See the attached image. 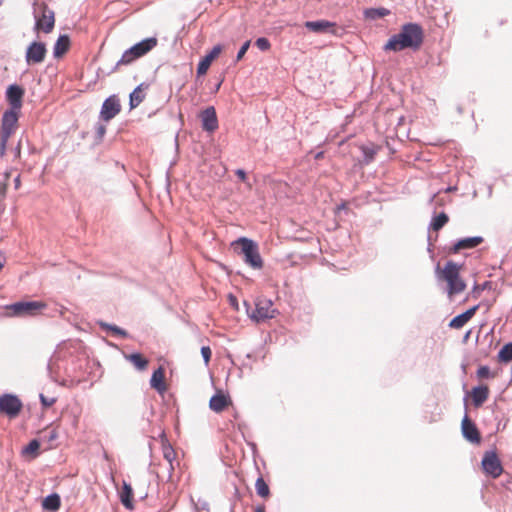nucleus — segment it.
<instances>
[{
    "mask_svg": "<svg viewBox=\"0 0 512 512\" xmlns=\"http://www.w3.org/2000/svg\"><path fill=\"white\" fill-rule=\"evenodd\" d=\"M24 90L18 85H10L7 89L6 96L11 109L20 110L22 107V98Z\"/></svg>",
    "mask_w": 512,
    "mask_h": 512,
    "instance_id": "nucleus-16",
    "label": "nucleus"
},
{
    "mask_svg": "<svg viewBox=\"0 0 512 512\" xmlns=\"http://www.w3.org/2000/svg\"><path fill=\"white\" fill-rule=\"evenodd\" d=\"M121 111V105L119 99L112 95L108 97L101 108L100 117L102 120L108 122L113 119Z\"/></svg>",
    "mask_w": 512,
    "mask_h": 512,
    "instance_id": "nucleus-11",
    "label": "nucleus"
},
{
    "mask_svg": "<svg viewBox=\"0 0 512 512\" xmlns=\"http://www.w3.org/2000/svg\"><path fill=\"white\" fill-rule=\"evenodd\" d=\"M250 46V41H246L242 47L240 48L238 54H237V57H236V61L239 62L242 60V57L244 56V54L246 53V51L248 50Z\"/></svg>",
    "mask_w": 512,
    "mask_h": 512,
    "instance_id": "nucleus-39",
    "label": "nucleus"
},
{
    "mask_svg": "<svg viewBox=\"0 0 512 512\" xmlns=\"http://www.w3.org/2000/svg\"><path fill=\"white\" fill-rule=\"evenodd\" d=\"M365 17L366 18H369V19H372V20H375V19H379V18H382V17H385L386 15L389 14V10L386 9V8H369V9H366L365 12Z\"/></svg>",
    "mask_w": 512,
    "mask_h": 512,
    "instance_id": "nucleus-31",
    "label": "nucleus"
},
{
    "mask_svg": "<svg viewBox=\"0 0 512 512\" xmlns=\"http://www.w3.org/2000/svg\"><path fill=\"white\" fill-rule=\"evenodd\" d=\"M362 152L365 156L367 162H370L374 159L377 150L374 147H362Z\"/></svg>",
    "mask_w": 512,
    "mask_h": 512,
    "instance_id": "nucleus-36",
    "label": "nucleus"
},
{
    "mask_svg": "<svg viewBox=\"0 0 512 512\" xmlns=\"http://www.w3.org/2000/svg\"><path fill=\"white\" fill-rule=\"evenodd\" d=\"M58 438V431L56 428L47 427L40 432V439L43 443L47 444V449L53 447V443Z\"/></svg>",
    "mask_w": 512,
    "mask_h": 512,
    "instance_id": "nucleus-28",
    "label": "nucleus"
},
{
    "mask_svg": "<svg viewBox=\"0 0 512 512\" xmlns=\"http://www.w3.org/2000/svg\"><path fill=\"white\" fill-rule=\"evenodd\" d=\"M20 110L10 109L4 112L0 128V154L3 155L9 138L15 132L18 125Z\"/></svg>",
    "mask_w": 512,
    "mask_h": 512,
    "instance_id": "nucleus-5",
    "label": "nucleus"
},
{
    "mask_svg": "<svg viewBox=\"0 0 512 512\" xmlns=\"http://www.w3.org/2000/svg\"><path fill=\"white\" fill-rule=\"evenodd\" d=\"M449 221V217L446 213L442 212L433 217L430 227L434 231L442 229Z\"/></svg>",
    "mask_w": 512,
    "mask_h": 512,
    "instance_id": "nucleus-29",
    "label": "nucleus"
},
{
    "mask_svg": "<svg viewBox=\"0 0 512 512\" xmlns=\"http://www.w3.org/2000/svg\"><path fill=\"white\" fill-rule=\"evenodd\" d=\"M201 354L203 356L205 364L208 365L210 360H211V356H212V351H211L210 347L209 346H203L201 348Z\"/></svg>",
    "mask_w": 512,
    "mask_h": 512,
    "instance_id": "nucleus-38",
    "label": "nucleus"
},
{
    "mask_svg": "<svg viewBox=\"0 0 512 512\" xmlns=\"http://www.w3.org/2000/svg\"><path fill=\"white\" fill-rule=\"evenodd\" d=\"M489 397V388L486 385L474 387L471 391L472 402L475 407H480Z\"/></svg>",
    "mask_w": 512,
    "mask_h": 512,
    "instance_id": "nucleus-23",
    "label": "nucleus"
},
{
    "mask_svg": "<svg viewBox=\"0 0 512 512\" xmlns=\"http://www.w3.org/2000/svg\"><path fill=\"white\" fill-rule=\"evenodd\" d=\"M60 505H61V499H60V496L56 493L45 497L42 502L43 509L50 511V512L58 511L60 508Z\"/></svg>",
    "mask_w": 512,
    "mask_h": 512,
    "instance_id": "nucleus-27",
    "label": "nucleus"
},
{
    "mask_svg": "<svg viewBox=\"0 0 512 512\" xmlns=\"http://www.w3.org/2000/svg\"><path fill=\"white\" fill-rule=\"evenodd\" d=\"M483 471L496 479L503 473L502 463L495 451H486L481 461Z\"/></svg>",
    "mask_w": 512,
    "mask_h": 512,
    "instance_id": "nucleus-7",
    "label": "nucleus"
},
{
    "mask_svg": "<svg viewBox=\"0 0 512 512\" xmlns=\"http://www.w3.org/2000/svg\"><path fill=\"white\" fill-rule=\"evenodd\" d=\"M41 16L36 18V28L38 30H42L45 33H49L54 28L55 17L54 12L48 8V6L43 3L40 6Z\"/></svg>",
    "mask_w": 512,
    "mask_h": 512,
    "instance_id": "nucleus-10",
    "label": "nucleus"
},
{
    "mask_svg": "<svg viewBox=\"0 0 512 512\" xmlns=\"http://www.w3.org/2000/svg\"><path fill=\"white\" fill-rule=\"evenodd\" d=\"M70 47V39L67 35H61L54 46V56L60 59Z\"/></svg>",
    "mask_w": 512,
    "mask_h": 512,
    "instance_id": "nucleus-26",
    "label": "nucleus"
},
{
    "mask_svg": "<svg viewBox=\"0 0 512 512\" xmlns=\"http://www.w3.org/2000/svg\"><path fill=\"white\" fill-rule=\"evenodd\" d=\"M255 512H266V511H265V506H264V505H258V506L255 508Z\"/></svg>",
    "mask_w": 512,
    "mask_h": 512,
    "instance_id": "nucleus-45",
    "label": "nucleus"
},
{
    "mask_svg": "<svg viewBox=\"0 0 512 512\" xmlns=\"http://www.w3.org/2000/svg\"><path fill=\"white\" fill-rule=\"evenodd\" d=\"M423 41V31L417 24L404 25L401 31L393 35L385 45L386 50L401 51L406 48L417 49Z\"/></svg>",
    "mask_w": 512,
    "mask_h": 512,
    "instance_id": "nucleus-2",
    "label": "nucleus"
},
{
    "mask_svg": "<svg viewBox=\"0 0 512 512\" xmlns=\"http://www.w3.org/2000/svg\"><path fill=\"white\" fill-rule=\"evenodd\" d=\"M223 80H220V82L217 84V89H219L221 83H222Z\"/></svg>",
    "mask_w": 512,
    "mask_h": 512,
    "instance_id": "nucleus-49",
    "label": "nucleus"
},
{
    "mask_svg": "<svg viewBox=\"0 0 512 512\" xmlns=\"http://www.w3.org/2000/svg\"><path fill=\"white\" fill-rule=\"evenodd\" d=\"M210 66H198V69H197V77L200 78L204 75H206V73L208 72V68Z\"/></svg>",
    "mask_w": 512,
    "mask_h": 512,
    "instance_id": "nucleus-41",
    "label": "nucleus"
},
{
    "mask_svg": "<svg viewBox=\"0 0 512 512\" xmlns=\"http://www.w3.org/2000/svg\"><path fill=\"white\" fill-rule=\"evenodd\" d=\"M478 309L479 305H475L469 308L464 313L457 315L449 322V327L452 329L462 328L467 322H469L473 318Z\"/></svg>",
    "mask_w": 512,
    "mask_h": 512,
    "instance_id": "nucleus-19",
    "label": "nucleus"
},
{
    "mask_svg": "<svg viewBox=\"0 0 512 512\" xmlns=\"http://www.w3.org/2000/svg\"><path fill=\"white\" fill-rule=\"evenodd\" d=\"M121 503L127 508H133V490L130 484L123 482V486L119 492Z\"/></svg>",
    "mask_w": 512,
    "mask_h": 512,
    "instance_id": "nucleus-25",
    "label": "nucleus"
},
{
    "mask_svg": "<svg viewBox=\"0 0 512 512\" xmlns=\"http://www.w3.org/2000/svg\"><path fill=\"white\" fill-rule=\"evenodd\" d=\"M40 448V442L37 439H33L29 442V444L23 449V454L31 456L35 458L38 455V450Z\"/></svg>",
    "mask_w": 512,
    "mask_h": 512,
    "instance_id": "nucleus-34",
    "label": "nucleus"
},
{
    "mask_svg": "<svg viewBox=\"0 0 512 512\" xmlns=\"http://www.w3.org/2000/svg\"><path fill=\"white\" fill-rule=\"evenodd\" d=\"M222 52V46L216 45L212 48V50L207 53L199 62V64H211L213 61H215L220 53Z\"/></svg>",
    "mask_w": 512,
    "mask_h": 512,
    "instance_id": "nucleus-32",
    "label": "nucleus"
},
{
    "mask_svg": "<svg viewBox=\"0 0 512 512\" xmlns=\"http://www.w3.org/2000/svg\"><path fill=\"white\" fill-rule=\"evenodd\" d=\"M305 27L314 33H332L336 32V24L328 20H317L305 22Z\"/></svg>",
    "mask_w": 512,
    "mask_h": 512,
    "instance_id": "nucleus-14",
    "label": "nucleus"
},
{
    "mask_svg": "<svg viewBox=\"0 0 512 512\" xmlns=\"http://www.w3.org/2000/svg\"><path fill=\"white\" fill-rule=\"evenodd\" d=\"M255 45L262 51H265L270 48V42L267 38L261 37L258 38L255 42Z\"/></svg>",
    "mask_w": 512,
    "mask_h": 512,
    "instance_id": "nucleus-37",
    "label": "nucleus"
},
{
    "mask_svg": "<svg viewBox=\"0 0 512 512\" xmlns=\"http://www.w3.org/2000/svg\"><path fill=\"white\" fill-rule=\"evenodd\" d=\"M161 448L163 457L169 465L168 474L170 478L175 470L174 462L176 460V452L166 439H162Z\"/></svg>",
    "mask_w": 512,
    "mask_h": 512,
    "instance_id": "nucleus-20",
    "label": "nucleus"
},
{
    "mask_svg": "<svg viewBox=\"0 0 512 512\" xmlns=\"http://www.w3.org/2000/svg\"><path fill=\"white\" fill-rule=\"evenodd\" d=\"M124 357L139 371H144L148 367L149 361L141 353L126 354Z\"/></svg>",
    "mask_w": 512,
    "mask_h": 512,
    "instance_id": "nucleus-24",
    "label": "nucleus"
},
{
    "mask_svg": "<svg viewBox=\"0 0 512 512\" xmlns=\"http://www.w3.org/2000/svg\"><path fill=\"white\" fill-rule=\"evenodd\" d=\"M234 247H240V253L243 255L244 262L253 269H262L264 266L263 259L259 253L256 242L246 237H241L232 243Z\"/></svg>",
    "mask_w": 512,
    "mask_h": 512,
    "instance_id": "nucleus-3",
    "label": "nucleus"
},
{
    "mask_svg": "<svg viewBox=\"0 0 512 512\" xmlns=\"http://www.w3.org/2000/svg\"><path fill=\"white\" fill-rule=\"evenodd\" d=\"M484 239L481 236L460 239L451 248L450 252L456 254L464 249H472L482 244Z\"/></svg>",
    "mask_w": 512,
    "mask_h": 512,
    "instance_id": "nucleus-17",
    "label": "nucleus"
},
{
    "mask_svg": "<svg viewBox=\"0 0 512 512\" xmlns=\"http://www.w3.org/2000/svg\"><path fill=\"white\" fill-rule=\"evenodd\" d=\"M100 325L103 329H105L107 331H111L114 335H118V336H121L124 338H126L128 336L127 331L121 329L120 327H118L116 325H110V324H106V323H101Z\"/></svg>",
    "mask_w": 512,
    "mask_h": 512,
    "instance_id": "nucleus-35",
    "label": "nucleus"
},
{
    "mask_svg": "<svg viewBox=\"0 0 512 512\" xmlns=\"http://www.w3.org/2000/svg\"><path fill=\"white\" fill-rule=\"evenodd\" d=\"M15 183H16V187H18V186H19V184H20V179H19V177H17V178H16Z\"/></svg>",
    "mask_w": 512,
    "mask_h": 512,
    "instance_id": "nucleus-47",
    "label": "nucleus"
},
{
    "mask_svg": "<svg viewBox=\"0 0 512 512\" xmlns=\"http://www.w3.org/2000/svg\"><path fill=\"white\" fill-rule=\"evenodd\" d=\"M21 400L12 394H3L0 397V413L9 418H16L22 410Z\"/></svg>",
    "mask_w": 512,
    "mask_h": 512,
    "instance_id": "nucleus-9",
    "label": "nucleus"
},
{
    "mask_svg": "<svg viewBox=\"0 0 512 512\" xmlns=\"http://www.w3.org/2000/svg\"><path fill=\"white\" fill-rule=\"evenodd\" d=\"M46 53L45 45L39 42L32 43L27 50V61L41 62Z\"/></svg>",
    "mask_w": 512,
    "mask_h": 512,
    "instance_id": "nucleus-21",
    "label": "nucleus"
},
{
    "mask_svg": "<svg viewBox=\"0 0 512 512\" xmlns=\"http://www.w3.org/2000/svg\"><path fill=\"white\" fill-rule=\"evenodd\" d=\"M150 385L159 393H163L167 390V386L165 384V371L162 367H159L153 372Z\"/></svg>",
    "mask_w": 512,
    "mask_h": 512,
    "instance_id": "nucleus-22",
    "label": "nucleus"
},
{
    "mask_svg": "<svg viewBox=\"0 0 512 512\" xmlns=\"http://www.w3.org/2000/svg\"><path fill=\"white\" fill-rule=\"evenodd\" d=\"M462 433L466 440L473 444H479L481 442V434L476 425L470 420L468 416H465L461 424Z\"/></svg>",
    "mask_w": 512,
    "mask_h": 512,
    "instance_id": "nucleus-12",
    "label": "nucleus"
},
{
    "mask_svg": "<svg viewBox=\"0 0 512 512\" xmlns=\"http://www.w3.org/2000/svg\"><path fill=\"white\" fill-rule=\"evenodd\" d=\"M255 489L261 498L267 499L270 496V489L263 477H259L255 482Z\"/></svg>",
    "mask_w": 512,
    "mask_h": 512,
    "instance_id": "nucleus-30",
    "label": "nucleus"
},
{
    "mask_svg": "<svg viewBox=\"0 0 512 512\" xmlns=\"http://www.w3.org/2000/svg\"><path fill=\"white\" fill-rule=\"evenodd\" d=\"M322 156V153H318L316 158H320Z\"/></svg>",
    "mask_w": 512,
    "mask_h": 512,
    "instance_id": "nucleus-50",
    "label": "nucleus"
},
{
    "mask_svg": "<svg viewBox=\"0 0 512 512\" xmlns=\"http://www.w3.org/2000/svg\"><path fill=\"white\" fill-rule=\"evenodd\" d=\"M230 300H231V303H232L233 305H236V304H237L236 298H235L234 296H232V295H231V296H230Z\"/></svg>",
    "mask_w": 512,
    "mask_h": 512,
    "instance_id": "nucleus-46",
    "label": "nucleus"
},
{
    "mask_svg": "<svg viewBox=\"0 0 512 512\" xmlns=\"http://www.w3.org/2000/svg\"><path fill=\"white\" fill-rule=\"evenodd\" d=\"M477 376L479 378H488L490 377V369L489 367L487 366H481L478 370H477Z\"/></svg>",
    "mask_w": 512,
    "mask_h": 512,
    "instance_id": "nucleus-40",
    "label": "nucleus"
},
{
    "mask_svg": "<svg viewBox=\"0 0 512 512\" xmlns=\"http://www.w3.org/2000/svg\"><path fill=\"white\" fill-rule=\"evenodd\" d=\"M158 45L156 37H149L127 49L117 64H130L144 57Z\"/></svg>",
    "mask_w": 512,
    "mask_h": 512,
    "instance_id": "nucleus-4",
    "label": "nucleus"
},
{
    "mask_svg": "<svg viewBox=\"0 0 512 512\" xmlns=\"http://www.w3.org/2000/svg\"><path fill=\"white\" fill-rule=\"evenodd\" d=\"M230 405H232L230 396L224 394L222 391H219L213 395L209 401L210 409L216 413L222 412Z\"/></svg>",
    "mask_w": 512,
    "mask_h": 512,
    "instance_id": "nucleus-15",
    "label": "nucleus"
},
{
    "mask_svg": "<svg viewBox=\"0 0 512 512\" xmlns=\"http://www.w3.org/2000/svg\"><path fill=\"white\" fill-rule=\"evenodd\" d=\"M41 402L44 406L49 407L54 404L55 400H48L43 394L40 395Z\"/></svg>",
    "mask_w": 512,
    "mask_h": 512,
    "instance_id": "nucleus-42",
    "label": "nucleus"
},
{
    "mask_svg": "<svg viewBox=\"0 0 512 512\" xmlns=\"http://www.w3.org/2000/svg\"><path fill=\"white\" fill-rule=\"evenodd\" d=\"M7 186H8L7 180L0 183V196L2 198L5 197V195H6Z\"/></svg>",
    "mask_w": 512,
    "mask_h": 512,
    "instance_id": "nucleus-43",
    "label": "nucleus"
},
{
    "mask_svg": "<svg viewBox=\"0 0 512 512\" xmlns=\"http://www.w3.org/2000/svg\"><path fill=\"white\" fill-rule=\"evenodd\" d=\"M462 266L449 260L443 266L437 264L435 275L439 282L446 284V292L449 299L461 294L467 287L466 282L461 277Z\"/></svg>",
    "mask_w": 512,
    "mask_h": 512,
    "instance_id": "nucleus-1",
    "label": "nucleus"
},
{
    "mask_svg": "<svg viewBox=\"0 0 512 512\" xmlns=\"http://www.w3.org/2000/svg\"><path fill=\"white\" fill-rule=\"evenodd\" d=\"M202 128L208 132H214L218 128V119L214 107H208L201 112Z\"/></svg>",
    "mask_w": 512,
    "mask_h": 512,
    "instance_id": "nucleus-13",
    "label": "nucleus"
},
{
    "mask_svg": "<svg viewBox=\"0 0 512 512\" xmlns=\"http://www.w3.org/2000/svg\"><path fill=\"white\" fill-rule=\"evenodd\" d=\"M17 156H20V145L17 147Z\"/></svg>",
    "mask_w": 512,
    "mask_h": 512,
    "instance_id": "nucleus-48",
    "label": "nucleus"
},
{
    "mask_svg": "<svg viewBox=\"0 0 512 512\" xmlns=\"http://www.w3.org/2000/svg\"><path fill=\"white\" fill-rule=\"evenodd\" d=\"M149 86L150 82H143L132 91L129 99L130 109L138 107L144 101L146 98V90Z\"/></svg>",
    "mask_w": 512,
    "mask_h": 512,
    "instance_id": "nucleus-18",
    "label": "nucleus"
},
{
    "mask_svg": "<svg viewBox=\"0 0 512 512\" xmlns=\"http://www.w3.org/2000/svg\"><path fill=\"white\" fill-rule=\"evenodd\" d=\"M500 362H509L512 360V342L505 344L498 353Z\"/></svg>",
    "mask_w": 512,
    "mask_h": 512,
    "instance_id": "nucleus-33",
    "label": "nucleus"
},
{
    "mask_svg": "<svg viewBox=\"0 0 512 512\" xmlns=\"http://www.w3.org/2000/svg\"><path fill=\"white\" fill-rule=\"evenodd\" d=\"M47 307L42 301H21L7 307L11 315L14 316H34Z\"/></svg>",
    "mask_w": 512,
    "mask_h": 512,
    "instance_id": "nucleus-6",
    "label": "nucleus"
},
{
    "mask_svg": "<svg viewBox=\"0 0 512 512\" xmlns=\"http://www.w3.org/2000/svg\"><path fill=\"white\" fill-rule=\"evenodd\" d=\"M276 310L273 308L271 300L266 298H258L255 302V309L251 312L250 317L256 322H262L275 316Z\"/></svg>",
    "mask_w": 512,
    "mask_h": 512,
    "instance_id": "nucleus-8",
    "label": "nucleus"
},
{
    "mask_svg": "<svg viewBox=\"0 0 512 512\" xmlns=\"http://www.w3.org/2000/svg\"><path fill=\"white\" fill-rule=\"evenodd\" d=\"M236 175L239 177L240 180L245 181L246 180V173L242 169L236 170Z\"/></svg>",
    "mask_w": 512,
    "mask_h": 512,
    "instance_id": "nucleus-44",
    "label": "nucleus"
}]
</instances>
